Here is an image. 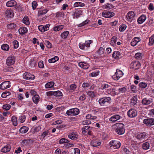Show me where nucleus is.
Returning a JSON list of instances; mask_svg holds the SVG:
<instances>
[{"mask_svg": "<svg viewBox=\"0 0 154 154\" xmlns=\"http://www.w3.org/2000/svg\"><path fill=\"white\" fill-rule=\"evenodd\" d=\"M115 125L117 127L116 130V133L119 135L123 134L125 131L124 125L122 123H117Z\"/></svg>", "mask_w": 154, "mask_h": 154, "instance_id": "obj_1", "label": "nucleus"}, {"mask_svg": "<svg viewBox=\"0 0 154 154\" xmlns=\"http://www.w3.org/2000/svg\"><path fill=\"white\" fill-rule=\"evenodd\" d=\"M93 42L92 40H88L85 41V43H79V48L83 50H87L90 47V45Z\"/></svg>", "mask_w": 154, "mask_h": 154, "instance_id": "obj_2", "label": "nucleus"}, {"mask_svg": "<svg viewBox=\"0 0 154 154\" xmlns=\"http://www.w3.org/2000/svg\"><path fill=\"white\" fill-rule=\"evenodd\" d=\"M94 128L93 127H91L88 125L83 127L82 129V133L84 134L87 133L88 134L90 135H92V132Z\"/></svg>", "mask_w": 154, "mask_h": 154, "instance_id": "obj_3", "label": "nucleus"}, {"mask_svg": "<svg viewBox=\"0 0 154 154\" xmlns=\"http://www.w3.org/2000/svg\"><path fill=\"white\" fill-rule=\"evenodd\" d=\"M79 113V110L77 108H74L68 110L66 114L68 116H76L78 115Z\"/></svg>", "mask_w": 154, "mask_h": 154, "instance_id": "obj_4", "label": "nucleus"}, {"mask_svg": "<svg viewBox=\"0 0 154 154\" xmlns=\"http://www.w3.org/2000/svg\"><path fill=\"white\" fill-rule=\"evenodd\" d=\"M105 92L112 96L118 95L119 94V93L117 91L116 89L115 88H112L111 87L109 89L106 90Z\"/></svg>", "mask_w": 154, "mask_h": 154, "instance_id": "obj_5", "label": "nucleus"}, {"mask_svg": "<svg viewBox=\"0 0 154 154\" xmlns=\"http://www.w3.org/2000/svg\"><path fill=\"white\" fill-rule=\"evenodd\" d=\"M123 75V73L122 71L117 69L116 72L115 74L112 76V78L115 80H119L120 78L122 77Z\"/></svg>", "mask_w": 154, "mask_h": 154, "instance_id": "obj_6", "label": "nucleus"}, {"mask_svg": "<svg viewBox=\"0 0 154 154\" xmlns=\"http://www.w3.org/2000/svg\"><path fill=\"white\" fill-rule=\"evenodd\" d=\"M137 111L134 109H131L127 112L128 116L131 118L135 117L137 116Z\"/></svg>", "mask_w": 154, "mask_h": 154, "instance_id": "obj_7", "label": "nucleus"}, {"mask_svg": "<svg viewBox=\"0 0 154 154\" xmlns=\"http://www.w3.org/2000/svg\"><path fill=\"white\" fill-rule=\"evenodd\" d=\"M134 13L132 11L128 12L126 16V20L129 22H131L133 20V18L135 16Z\"/></svg>", "mask_w": 154, "mask_h": 154, "instance_id": "obj_8", "label": "nucleus"}, {"mask_svg": "<svg viewBox=\"0 0 154 154\" xmlns=\"http://www.w3.org/2000/svg\"><path fill=\"white\" fill-rule=\"evenodd\" d=\"M110 147H112L114 149H117L120 148L121 143L118 141L116 140H112L109 143Z\"/></svg>", "mask_w": 154, "mask_h": 154, "instance_id": "obj_9", "label": "nucleus"}, {"mask_svg": "<svg viewBox=\"0 0 154 154\" xmlns=\"http://www.w3.org/2000/svg\"><path fill=\"white\" fill-rule=\"evenodd\" d=\"M24 79L29 80H32L34 79L35 77L34 75L29 72H25L23 74Z\"/></svg>", "mask_w": 154, "mask_h": 154, "instance_id": "obj_10", "label": "nucleus"}, {"mask_svg": "<svg viewBox=\"0 0 154 154\" xmlns=\"http://www.w3.org/2000/svg\"><path fill=\"white\" fill-rule=\"evenodd\" d=\"M111 98L109 97H105L100 98L99 100L100 104L103 106L106 103H109L110 101Z\"/></svg>", "mask_w": 154, "mask_h": 154, "instance_id": "obj_11", "label": "nucleus"}, {"mask_svg": "<svg viewBox=\"0 0 154 154\" xmlns=\"http://www.w3.org/2000/svg\"><path fill=\"white\" fill-rule=\"evenodd\" d=\"M10 82L5 81L0 85V89L2 90H4L10 88Z\"/></svg>", "mask_w": 154, "mask_h": 154, "instance_id": "obj_12", "label": "nucleus"}, {"mask_svg": "<svg viewBox=\"0 0 154 154\" xmlns=\"http://www.w3.org/2000/svg\"><path fill=\"white\" fill-rule=\"evenodd\" d=\"M15 62V58L13 56H9L8 57L6 62L8 66H11L13 65Z\"/></svg>", "mask_w": 154, "mask_h": 154, "instance_id": "obj_13", "label": "nucleus"}, {"mask_svg": "<svg viewBox=\"0 0 154 154\" xmlns=\"http://www.w3.org/2000/svg\"><path fill=\"white\" fill-rule=\"evenodd\" d=\"M102 15L103 17L106 18H109L113 17L114 13L108 11H105L102 13Z\"/></svg>", "mask_w": 154, "mask_h": 154, "instance_id": "obj_14", "label": "nucleus"}, {"mask_svg": "<svg viewBox=\"0 0 154 154\" xmlns=\"http://www.w3.org/2000/svg\"><path fill=\"white\" fill-rule=\"evenodd\" d=\"M143 122L147 125H154V119L149 118L144 120Z\"/></svg>", "mask_w": 154, "mask_h": 154, "instance_id": "obj_15", "label": "nucleus"}, {"mask_svg": "<svg viewBox=\"0 0 154 154\" xmlns=\"http://www.w3.org/2000/svg\"><path fill=\"white\" fill-rule=\"evenodd\" d=\"M131 68L134 70L138 69L140 67L139 62L138 61H134L132 62L130 64Z\"/></svg>", "mask_w": 154, "mask_h": 154, "instance_id": "obj_16", "label": "nucleus"}, {"mask_svg": "<svg viewBox=\"0 0 154 154\" xmlns=\"http://www.w3.org/2000/svg\"><path fill=\"white\" fill-rule=\"evenodd\" d=\"M79 66L84 69H87L90 66L88 63L86 62H80L79 63Z\"/></svg>", "mask_w": 154, "mask_h": 154, "instance_id": "obj_17", "label": "nucleus"}, {"mask_svg": "<svg viewBox=\"0 0 154 154\" xmlns=\"http://www.w3.org/2000/svg\"><path fill=\"white\" fill-rule=\"evenodd\" d=\"M121 118V116L118 114H115L112 116L109 119L110 122H115L119 120Z\"/></svg>", "mask_w": 154, "mask_h": 154, "instance_id": "obj_18", "label": "nucleus"}, {"mask_svg": "<svg viewBox=\"0 0 154 154\" xmlns=\"http://www.w3.org/2000/svg\"><path fill=\"white\" fill-rule=\"evenodd\" d=\"M146 134L145 132L141 133H138L136 136V137L139 140H141L145 138Z\"/></svg>", "mask_w": 154, "mask_h": 154, "instance_id": "obj_19", "label": "nucleus"}, {"mask_svg": "<svg viewBox=\"0 0 154 154\" xmlns=\"http://www.w3.org/2000/svg\"><path fill=\"white\" fill-rule=\"evenodd\" d=\"M152 102V100L151 98H145L143 99L141 101L143 104L147 105L149 104Z\"/></svg>", "mask_w": 154, "mask_h": 154, "instance_id": "obj_20", "label": "nucleus"}, {"mask_svg": "<svg viewBox=\"0 0 154 154\" xmlns=\"http://www.w3.org/2000/svg\"><path fill=\"white\" fill-rule=\"evenodd\" d=\"M140 41V39L139 37H135L132 40L131 44L132 46H135L137 43Z\"/></svg>", "mask_w": 154, "mask_h": 154, "instance_id": "obj_21", "label": "nucleus"}, {"mask_svg": "<svg viewBox=\"0 0 154 154\" xmlns=\"http://www.w3.org/2000/svg\"><path fill=\"white\" fill-rule=\"evenodd\" d=\"M90 144L93 146H97L101 145V142L98 140H94L91 141Z\"/></svg>", "mask_w": 154, "mask_h": 154, "instance_id": "obj_22", "label": "nucleus"}, {"mask_svg": "<svg viewBox=\"0 0 154 154\" xmlns=\"http://www.w3.org/2000/svg\"><path fill=\"white\" fill-rule=\"evenodd\" d=\"M11 148V146L10 144H7L1 149V151L4 153L10 151Z\"/></svg>", "mask_w": 154, "mask_h": 154, "instance_id": "obj_23", "label": "nucleus"}, {"mask_svg": "<svg viewBox=\"0 0 154 154\" xmlns=\"http://www.w3.org/2000/svg\"><path fill=\"white\" fill-rule=\"evenodd\" d=\"M17 5V2L14 0L8 1L6 4V5L8 7H12L16 6Z\"/></svg>", "mask_w": 154, "mask_h": 154, "instance_id": "obj_24", "label": "nucleus"}, {"mask_svg": "<svg viewBox=\"0 0 154 154\" xmlns=\"http://www.w3.org/2000/svg\"><path fill=\"white\" fill-rule=\"evenodd\" d=\"M146 19V16L145 15L142 14L138 19L137 22L139 24H142L145 21Z\"/></svg>", "mask_w": 154, "mask_h": 154, "instance_id": "obj_25", "label": "nucleus"}, {"mask_svg": "<svg viewBox=\"0 0 154 154\" xmlns=\"http://www.w3.org/2000/svg\"><path fill=\"white\" fill-rule=\"evenodd\" d=\"M82 11L81 10H75L74 12V14L73 15V18H78L82 15Z\"/></svg>", "mask_w": 154, "mask_h": 154, "instance_id": "obj_26", "label": "nucleus"}, {"mask_svg": "<svg viewBox=\"0 0 154 154\" xmlns=\"http://www.w3.org/2000/svg\"><path fill=\"white\" fill-rule=\"evenodd\" d=\"M112 57L116 59L120 58L122 57L121 54L119 51H115L112 54Z\"/></svg>", "mask_w": 154, "mask_h": 154, "instance_id": "obj_27", "label": "nucleus"}, {"mask_svg": "<svg viewBox=\"0 0 154 154\" xmlns=\"http://www.w3.org/2000/svg\"><path fill=\"white\" fill-rule=\"evenodd\" d=\"M6 15L8 17H12L14 16V13L13 11L11 9H8L5 12Z\"/></svg>", "mask_w": 154, "mask_h": 154, "instance_id": "obj_28", "label": "nucleus"}, {"mask_svg": "<svg viewBox=\"0 0 154 154\" xmlns=\"http://www.w3.org/2000/svg\"><path fill=\"white\" fill-rule=\"evenodd\" d=\"M68 137L72 140H75L78 137V135L75 132H72L70 133L68 136Z\"/></svg>", "mask_w": 154, "mask_h": 154, "instance_id": "obj_29", "label": "nucleus"}, {"mask_svg": "<svg viewBox=\"0 0 154 154\" xmlns=\"http://www.w3.org/2000/svg\"><path fill=\"white\" fill-rule=\"evenodd\" d=\"M27 29L26 27H21L19 29V32L20 34H24L27 32Z\"/></svg>", "mask_w": 154, "mask_h": 154, "instance_id": "obj_30", "label": "nucleus"}, {"mask_svg": "<svg viewBox=\"0 0 154 154\" xmlns=\"http://www.w3.org/2000/svg\"><path fill=\"white\" fill-rule=\"evenodd\" d=\"M32 99L35 103L37 104L39 101V96L38 95L35 94L32 97Z\"/></svg>", "mask_w": 154, "mask_h": 154, "instance_id": "obj_31", "label": "nucleus"}, {"mask_svg": "<svg viewBox=\"0 0 154 154\" xmlns=\"http://www.w3.org/2000/svg\"><path fill=\"white\" fill-rule=\"evenodd\" d=\"M29 128L26 126H23L20 129V132L22 134H24L26 133L28 131Z\"/></svg>", "mask_w": 154, "mask_h": 154, "instance_id": "obj_32", "label": "nucleus"}, {"mask_svg": "<svg viewBox=\"0 0 154 154\" xmlns=\"http://www.w3.org/2000/svg\"><path fill=\"white\" fill-rule=\"evenodd\" d=\"M149 143L147 142H145L143 143L142 148L143 150H146L148 149L149 148Z\"/></svg>", "mask_w": 154, "mask_h": 154, "instance_id": "obj_33", "label": "nucleus"}, {"mask_svg": "<svg viewBox=\"0 0 154 154\" xmlns=\"http://www.w3.org/2000/svg\"><path fill=\"white\" fill-rule=\"evenodd\" d=\"M54 85V83L53 82H50L46 83L45 87L46 88H50L53 87Z\"/></svg>", "mask_w": 154, "mask_h": 154, "instance_id": "obj_34", "label": "nucleus"}, {"mask_svg": "<svg viewBox=\"0 0 154 154\" xmlns=\"http://www.w3.org/2000/svg\"><path fill=\"white\" fill-rule=\"evenodd\" d=\"M69 34V32L67 31H66L62 32L60 35L61 37L63 39L67 38Z\"/></svg>", "mask_w": 154, "mask_h": 154, "instance_id": "obj_35", "label": "nucleus"}, {"mask_svg": "<svg viewBox=\"0 0 154 154\" xmlns=\"http://www.w3.org/2000/svg\"><path fill=\"white\" fill-rule=\"evenodd\" d=\"M85 5L84 3L80 2H77L74 4L73 6L75 7H82L85 6Z\"/></svg>", "mask_w": 154, "mask_h": 154, "instance_id": "obj_36", "label": "nucleus"}, {"mask_svg": "<svg viewBox=\"0 0 154 154\" xmlns=\"http://www.w3.org/2000/svg\"><path fill=\"white\" fill-rule=\"evenodd\" d=\"M41 129L40 125H38L37 127H35L34 128L32 129V133L34 134L35 133L38 132Z\"/></svg>", "mask_w": 154, "mask_h": 154, "instance_id": "obj_37", "label": "nucleus"}, {"mask_svg": "<svg viewBox=\"0 0 154 154\" xmlns=\"http://www.w3.org/2000/svg\"><path fill=\"white\" fill-rule=\"evenodd\" d=\"M64 28V26L60 25V26H57L54 27L53 29L55 31H59L60 30H62Z\"/></svg>", "mask_w": 154, "mask_h": 154, "instance_id": "obj_38", "label": "nucleus"}, {"mask_svg": "<svg viewBox=\"0 0 154 154\" xmlns=\"http://www.w3.org/2000/svg\"><path fill=\"white\" fill-rule=\"evenodd\" d=\"M59 60V57L57 56H55L54 57L48 60V62L49 63H54Z\"/></svg>", "mask_w": 154, "mask_h": 154, "instance_id": "obj_39", "label": "nucleus"}, {"mask_svg": "<svg viewBox=\"0 0 154 154\" xmlns=\"http://www.w3.org/2000/svg\"><path fill=\"white\" fill-rule=\"evenodd\" d=\"M137 98L136 96H133L131 100V103L132 105H134L137 103Z\"/></svg>", "mask_w": 154, "mask_h": 154, "instance_id": "obj_40", "label": "nucleus"}, {"mask_svg": "<svg viewBox=\"0 0 154 154\" xmlns=\"http://www.w3.org/2000/svg\"><path fill=\"white\" fill-rule=\"evenodd\" d=\"M143 54L140 53H137L135 54L134 56L135 58L138 60L141 59L142 58Z\"/></svg>", "mask_w": 154, "mask_h": 154, "instance_id": "obj_41", "label": "nucleus"}, {"mask_svg": "<svg viewBox=\"0 0 154 154\" xmlns=\"http://www.w3.org/2000/svg\"><path fill=\"white\" fill-rule=\"evenodd\" d=\"M23 22L27 25H28L29 24V21L27 16H25L24 17L23 19Z\"/></svg>", "mask_w": 154, "mask_h": 154, "instance_id": "obj_42", "label": "nucleus"}, {"mask_svg": "<svg viewBox=\"0 0 154 154\" xmlns=\"http://www.w3.org/2000/svg\"><path fill=\"white\" fill-rule=\"evenodd\" d=\"M51 93H52V94L54 95L56 97H59L61 96L62 95V93L59 91H54L53 92H51Z\"/></svg>", "mask_w": 154, "mask_h": 154, "instance_id": "obj_43", "label": "nucleus"}, {"mask_svg": "<svg viewBox=\"0 0 154 154\" xmlns=\"http://www.w3.org/2000/svg\"><path fill=\"white\" fill-rule=\"evenodd\" d=\"M154 43V34L149 38V45H152Z\"/></svg>", "mask_w": 154, "mask_h": 154, "instance_id": "obj_44", "label": "nucleus"}, {"mask_svg": "<svg viewBox=\"0 0 154 154\" xmlns=\"http://www.w3.org/2000/svg\"><path fill=\"white\" fill-rule=\"evenodd\" d=\"M1 48L2 50L6 51L9 50V47L8 45L4 44L2 45Z\"/></svg>", "mask_w": 154, "mask_h": 154, "instance_id": "obj_45", "label": "nucleus"}, {"mask_svg": "<svg viewBox=\"0 0 154 154\" xmlns=\"http://www.w3.org/2000/svg\"><path fill=\"white\" fill-rule=\"evenodd\" d=\"M11 121L14 125L16 126L17 125V118L15 116H13L12 117Z\"/></svg>", "mask_w": 154, "mask_h": 154, "instance_id": "obj_46", "label": "nucleus"}, {"mask_svg": "<svg viewBox=\"0 0 154 154\" xmlns=\"http://www.w3.org/2000/svg\"><path fill=\"white\" fill-rule=\"evenodd\" d=\"M113 8V6L111 4L107 3L103 6V8L107 9H110Z\"/></svg>", "mask_w": 154, "mask_h": 154, "instance_id": "obj_47", "label": "nucleus"}, {"mask_svg": "<svg viewBox=\"0 0 154 154\" xmlns=\"http://www.w3.org/2000/svg\"><path fill=\"white\" fill-rule=\"evenodd\" d=\"M44 44L48 48H52V45L51 43L48 41L45 40V41Z\"/></svg>", "mask_w": 154, "mask_h": 154, "instance_id": "obj_48", "label": "nucleus"}, {"mask_svg": "<svg viewBox=\"0 0 154 154\" xmlns=\"http://www.w3.org/2000/svg\"><path fill=\"white\" fill-rule=\"evenodd\" d=\"M69 142V141L67 140L64 138H61L59 141V143L60 144L65 143H67Z\"/></svg>", "mask_w": 154, "mask_h": 154, "instance_id": "obj_49", "label": "nucleus"}, {"mask_svg": "<svg viewBox=\"0 0 154 154\" xmlns=\"http://www.w3.org/2000/svg\"><path fill=\"white\" fill-rule=\"evenodd\" d=\"M118 91L119 94V93H123L126 91V89L125 87H121L119 88L118 89Z\"/></svg>", "mask_w": 154, "mask_h": 154, "instance_id": "obj_50", "label": "nucleus"}, {"mask_svg": "<svg viewBox=\"0 0 154 154\" xmlns=\"http://www.w3.org/2000/svg\"><path fill=\"white\" fill-rule=\"evenodd\" d=\"M16 26V25L14 23L9 24L8 25V27L9 29H13Z\"/></svg>", "mask_w": 154, "mask_h": 154, "instance_id": "obj_51", "label": "nucleus"}, {"mask_svg": "<svg viewBox=\"0 0 154 154\" xmlns=\"http://www.w3.org/2000/svg\"><path fill=\"white\" fill-rule=\"evenodd\" d=\"M49 133V131L48 130L45 131L43 132L41 135V137L43 138H44L45 137L47 136Z\"/></svg>", "mask_w": 154, "mask_h": 154, "instance_id": "obj_52", "label": "nucleus"}, {"mask_svg": "<svg viewBox=\"0 0 154 154\" xmlns=\"http://www.w3.org/2000/svg\"><path fill=\"white\" fill-rule=\"evenodd\" d=\"M11 94V93L9 91L5 92L3 93L1 95V96L3 98H5Z\"/></svg>", "mask_w": 154, "mask_h": 154, "instance_id": "obj_53", "label": "nucleus"}, {"mask_svg": "<svg viewBox=\"0 0 154 154\" xmlns=\"http://www.w3.org/2000/svg\"><path fill=\"white\" fill-rule=\"evenodd\" d=\"M117 38L116 36H113L111 38V43L113 45H114L116 44L117 41Z\"/></svg>", "mask_w": 154, "mask_h": 154, "instance_id": "obj_54", "label": "nucleus"}, {"mask_svg": "<svg viewBox=\"0 0 154 154\" xmlns=\"http://www.w3.org/2000/svg\"><path fill=\"white\" fill-rule=\"evenodd\" d=\"M127 26L125 24H122L120 26L119 30L121 32H123L125 30Z\"/></svg>", "mask_w": 154, "mask_h": 154, "instance_id": "obj_55", "label": "nucleus"}, {"mask_svg": "<svg viewBox=\"0 0 154 154\" xmlns=\"http://www.w3.org/2000/svg\"><path fill=\"white\" fill-rule=\"evenodd\" d=\"M48 11L46 10H39L38 11V15L39 16L45 14Z\"/></svg>", "mask_w": 154, "mask_h": 154, "instance_id": "obj_56", "label": "nucleus"}, {"mask_svg": "<svg viewBox=\"0 0 154 154\" xmlns=\"http://www.w3.org/2000/svg\"><path fill=\"white\" fill-rule=\"evenodd\" d=\"M104 49L102 47H100L97 51V53L99 55H101L103 54Z\"/></svg>", "mask_w": 154, "mask_h": 154, "instance_id": "obj_57", "label": "nucleus"}, {"mask_svg": "<svg viewBox=\"0 0 154 154\" xmlns=\"http://www.w3.org/2000/svg\"><path fill=\"white\" fill-rule=\"evenodd\" d=\"M21 144L22 145L24 146L27 145L29 144L28 140H27V139L23 140L21 142Z\"/></svg>", "mask_w": 154, "mask_h": 154, "instance_id": "obj_58", "label": "nucleus"}, {"mask_svg": "<svg viewBox=\"0 0 154 154\" xmlns=\"http://www.w3.org/2000/svg\"><path fill=\"white\" fill-rule=\"evenodd\" d=\"M3 108L6 110H9L11 107V106L9 104H5L3 106Z\"/></svg>", "mask_w": 154, "mask_h": 154, "instance_id": "obj_59", "label": "nucleus"}, {"mask_svg": "<svg viewBox=\"0 0 154 154\" xmlns=\"http://www.w3.org/2000/svg\"><path fill=\"white\" fill-rule=\"evenodd\" d=\"M13 44L14 48H17L19 46V43L17 41H14L13 42Z\"/></svg>", "mask_w": 154, "mask_h": 154, "instance_id": "obj_60", "label": "nucleus"}, {"mask_svg": "<svg viewBox=\"0 0 154 154\" xmlns=\"http://www.w3.org/2000/svg\"><path fill=\"white\" fill-rule=\"evenodd\" d=\"M76 88V85L75 84H72L70 85L69 88V90L70 91H74Z\"/></svg>", "mask_w": 154, "mask_h": 154, "instance_id": "obj_61", "label": "nucleus"}, {"mask_svg": "<svg viewBox=\"0 0 154 154\" xmlns=\"http://www.w3.org/2000/svg\"><path fill=\"white\" fill-rule=\"evenodd\" d=\"M147 84L144 82H141L139 84V86L141 88H145L146 87Z\"/></svg>", "mask_w": 154, "mask_h": 154, "instance_id": "obj_62", "label": "nucleus"}, {"mask_svg": "<svg viewBox=\"0 0 154 154\" xmlns=\"http://www.w3.org/2000/svg\"><path fill=\"white\" fill-rule=\"evenodd\" d=\"M111 86L109 85L108 84H104L102 86L103 89H105V90L108 89H109L110 88Z\"/></svg>", "mask_w": 154, "mask_h": 154, "instance_id": "obj_63", "label": "nucleus"}, {"mask_svg": "<svg viewBox=\"0 0 154 154\" xmlns=\"http://www.w3.org/2000/svg\"><path fill=\"white\" fill-rule=\"evenodd\" d=\"M26 117L25 116H20L19 117V120L20 122H23L25 120Z\"/></svg>", "mask_w": 154, "mask_h": 154, "instance_id": "obj_64", "label": "nucleus"}]
</instances>
